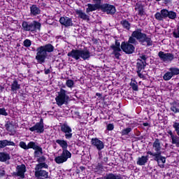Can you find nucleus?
I'll use <instances>...</instances> for the list:
<instances>
[{"mask_svg": "<svg viewBox=\"0 0 179 179\" xmlns=\"http://www.w3.org/2000/svg\"><path fill=\"white\" fill-rule=\"evenodd\" d=\"M138 41L141 45H147V47L153 45L152 36L143 33L141 29H137L132 32L127 42H122L121 48L122 51L125 54H134L135 51V46L134 45H136Z\"/></svg>", "mask_w": 179, "mask_h": 179, "instance_id": "obj_1", "label": "nucleus"}, {"mask_svg": "<svg viewBox=\"0 0 179 179\" xmlns=\"http://www.w3.org/2000/svg\"><path fill=\"white\" fill-rule=\"evenodd\" d=\"M56 143L60 146L62 149V152L59 156H57L55 158V162L57 164H62V163H65L68 162V159H71L72 157V154L68 149V141L65 140L57 139L56 140Z\"/></svg>", "mask_w": 179, "mask_h": 179, "instance_id": "obj_2", "label": "nucleus"}, {"mask_svg": "<svg viewBox=\"0 0 179 179\" xmlns=\"http://www.w3.org/2000/svg\"><path fill=\"white\" fill-rule=\"evenodd\" d=\"M54 45L51 43L46 44L41 46L36 49V59L38 64H44L47 57H48V52H54Z\"/></svg>", "mask_w": 179, "mask_h": 179, "instance_id": "obj_3", "label": "nucleus"}, {"mask_svg": "<svg viewBox=\"0 0 179 179\" xmlns=\"http://www.w3.org/2000/svg\"><path fill=\"white\" fill-rule=\"evenodd\" d=\"M67 57L73 58V59H76V61H79L80 58L84 61H86V59H89V58H90V52L87 49H73L71 52H68Z\"/></svg>", "mask_w": 179, "mask_h": 179, "instance_id": "obj_4", "label": "nucleus"}, {"mask_svg": "<svg viewBox=\"0 0 179 179\" xmlns=\"http://www.w3.org/2000/svg\"><path fill=\"white\" fill-rule=\"evenodd\" d=\"M22 27L24 31H31V33H36L37 30L41 29V24L36 20L32 22L23 21Z\"/></svg>", "mask_w": 179, "mask_h": 179, "instance_id": "obj_5", "label": "nucleus"}, {"mask_svg": "<svg viewBox=\"0 0 179 179\" xmlns=\"http://www.w3.org/2000/svg\"><path fill=\"white\" fill-rule=\"evenodd\" d=\"M43 169H48L47 164H36L35 166L34 176L38 179H45L48 178V172L43 170Z\"/></svg>", "mask_w": 179, "mask_h": 179, "instance_id": "obj_6", "label": "nucleus"}, {"mask_svg": "<svg viewBox=\"0 0 179 179\" xmlns=\"http://www.w3.org/2000/svg\"><path fill=\"white\" fill-rule=\"evenodd\" d=\"M155 17L157 20L159 21H163L166 17H169V19H176V17H177V13L173 11H169L168 10L162 9L160 12L155 13Z\"/></svg>", "mask_w": 179, "mask_h": 179, "instance_id": "obj_7", "label": "nucleus"}, {"mask_svg": "<svg viewBox=\"0 0 179 179\" xmlns=\"http://www.w3.org/2000/svg\"><path fill=\"white\" fill-rule=\"evenodd\" d=\"M57 96H56L55 100L57 106L61 107L64 104H66L69 100V96H68V91L61 88L57 92Z\"/></svg>", "mask_w": 179, "mask_h": 179, "instance_id": "obj_8", "label": "nucleus"}, {"mask_svg": "<svg viewBox=\"0 0 179 179\" xmlns=\"http://www.w3.org/2000/svg\"><path fill=\"white\" fill-rule=\"evenodd\" d=\"M152 149L155 150V153L158 155V157H159L162 163L164 164V163H166V157L162 156V146L160 145V141L159 139H155L152 144Z\"/></svg>", "mask_w": 179, "mask_h": 179, "instance_id": "obj_9", "label": "nucleus"}, {"mask_svg": "<svg viewBox=\"0 0 179 179\" xmlns=\"http://www.w3.org/2000/svg\"><path fill=\"white\" fill-rule=\"evenodd\" d=\"M179 75V69L177 67H170L169 71L163 76V79L165 81L171 80L173 76H177Z\"/></svg>", "mask_w": 179, "mask_h": 179, "instance_id": "obj_10", "label": "nucleus"}, {"mask_svg": "<svg viewBox=\"0 0 179 179\" xmlns=\"http://www.w3.org/2000/svg\"><path fill=\"white\" fill-rule=\"evenodd\" d=\"M158 57L162 62L165 64H170L173 59H174V55L172 53H166L163 51H160L158 53Z\"/></svg>", "mask_w": 179, "mask_h": 179, "instance_id": "obj_11", "label": "nucleus"}, {"mask_svg": "<svg viewBox=\"0 0 179 179\" xmlns=\"http://www.w3.org/2000/svg\"><path fill=\"white\" fill-rule=\"evenodd\" d=\"M31 132H35L36 134L44 133V122L43 119H41L38 122H36L35 125L29 128Z\"/></svg>", "mask_w": 179, "mask_h": 179, "instance_id": "obj_12", "label": "nucleus"}, {"mask_svg": "<svg viewBox=\"0 0 179 179\" xmlns=\"http://www.w3.org/2000/svg\"><path fill=\"white\" fill-rule=\"evenodd\" d=\"M121 45L120 43V42L118 41H115V44H113L110 46V48L113 50V54H114L115 58H117V59H118V58H120L121 54H120V52H121Z\"/></svg>", "mask_w": 179, "mask_h": 179, "instance_id": "obj_13", "label": "nucleus"}, {"mask_svg": "<svg viewBox=\"0 0 179 179\" xmlns=\"http://www.w3.org/2000/svg\"><path fill=\"white\" fill-rule=\"evenodd\" d=\"M101 10L103 12H106L107 15H114L115 13V6L108 4V3H105L101 6Z\"/></svg>", "mask_w": 179, "mask_h": 179, "instance_id": "obj_14", "label": "nucleus"}, {"mask_svg": "<svg viewBox=\"0 0 179 179\" xmlns=\"http://www.w3.org/2000/svg\"><path fill=\"white\" fill-rule=\"evenodd\" d=\"M91 143L97 150H103L104 149V143L97 138H92Z\"/></svg>", "mask_w": 179, "mask_h": 179, "instance_id": "obj_15", "label": "nucleus"}, {"mask_svg": "<svg viewBox=\"0 0 179 179\" xmlns=\"http://www.w3.org/2000/svg\"><path fill=\"white\" fill-rule=\"evenodd\" d=\"M59 23L64 26V27H71L73 26V22H72V18L69 17H61L59 19Z\"/></svg>", "mask_w": 179, "mask_h": 179, "instance_id": "obj_16", "label": "nucleus"}, {"mask_svg": "<svg viewBox=\"0 0 179 179\" xmlns=\"http://www.w3.org/2000/svg\"><path fill=\"white\" fill-rule=\"evenodd\" d=\"M24 173H26V165H17L16 167V176L20 178H24Z\"/></svg>", "mask_w": 179, "mask_h": 179, "instance_id": "obj_17", "label": "nucleus"}, {"mask_svg": "<svg viewBox=\"0 0 179 179\" xmlns=\"http://www.w3.org/2000/svg\"><path fill=\"white\" fill-rule=\"evenodd\" d=\"M168 136L170 138L171 141L172 145H176L177 147L179 146V138L177 135L174 134L171 130H169L167 131Z\"/></svg>", "mask_w": 179, "mask_h": 179, "instance_id": "obj_18", "label": "nucleus"}, {"mask_svg": "<svg viewBox=\"0 0 179 179\" xmlns=\"http://www.w3.org/2000/svg\"><path fill=\"white\" fill-rule=\"evenodd\" d=\"M9 160H10V154L7 152H0V162L1 163H7L9 164Z\"/></svg>", "mask_w": 179, "mask_h": 179, "instance_id": "obj_19", "label": "nucleus"}, {"mask_svg": "<svg viewBox=\"0 0 179 179\" xmlns=\"http://www.w3.org/2000/svg\"><path fill=\"white\" fill-rule=\"evenodd\" d=\"M147 155H150V156H152L154 157V160L157 162V164L160 169H164V164H160V157H159V155L156 152H152V151L147 152Z\"/></svg>", "mask_w": 179, "mask_h": 179, "instance_id": "obj_20", "label": "nucleus"}, {"mask_svg": "<svg viewBox=\"0 0 179 179\" xmlns=\"http://www.w3.org/2000/svg\"><path fill=\"white\" fill-rule=\"evenodd\" d=\"M41 13V10L37 6L32 5L30 7V15L31 16H37V15H40Z\"/></svg>", "mask_w": 179, "mask_h": 179, "instance_id": "obj_21", "label": "nucleus"}, {"mask_svg": "<svg viewBox=\"0 0 179 179\" xmlns=\"http://www.w3.org/2000/svg\"><path fill=\"white\" fill-rule=\"evenodd\" d=\"M149 160V155L142 156L141 157H138L137 160V164L138 166H145L148 163Z\"/></svg>", "mask_w": 179, "mask_h": 179, "instance_id": "obj_22", "label": "nucleus"}, {"mask_svg": "<svg viewBox=\"0 0 179 179\" xmlns=\"http://www.w3.org/2000/svg\"><path fill=\"white\" fill-rule=\"evenodd\" d=\"M76 13L80 19H82L83 20H89V15L85 14L82 10H76Z\"/></svg>", "mask_w": 179, "mask_h": 179, "instance_id": "obj_23", "label": "nucleus"}, {"mask_svg": "<svg viewBox=\"0 0 179 179\" xmlns=\"http://www.w3.org/2000/svg\"><path fill=\"white\" fill-rule=\"evenodd\" d=\"M97 9H100V7L98 6L97 5L88 3L87 8L86 9V12L87 13H89L90 12H94V10H97Z\"/></svg>", "mask_w": 179, "mask_h": 179, "instance_id": "obj_24", "label": "nucleus"}, {"mask_svg": "<svg viewBox=\"0 0 179 179\" xmlns=\"http://www.w3.org/2000/svg\"><path fill=\"white\" fill-rule=\"evenodd\" d=\"M20 89V85L19 83H17V80H15L11 83V91L13 92V93H17V90Z\"/></svg>", "mask_w": 179, "mask_h": 179, "instance_id": "obj_25", "label": "nucleus"}, {"mask_svg": "<svg viewBox=\"0 0 179 179\" xmlns=\"http://www.w3.org/2000/svg\"><path fill=\"white\" fill-rule=\"evenodd\" d=\"M145 66H146V62H143L142 59H138L137 61V71H142V69H145Z\"/></svg>", "mask_w": 179, "mask_h": 179, "instance_id": "obj_26", "label": "nucleus"}, {"mask_svg": "<svg viewBox=\"0 0 179 179\" xmlns=\"http://www.w3.org/2000/svg\"><path fill=\"white\" fill-rule=\"evenodd\" d=\"M171 110L176 114L179 113V101H174L171 107Z\"/></svg>", "mask_w": 179, "mask_h": 179, "instance_id": "obj_27", "label": "nucleus"}, {"mask_svg": "<svg viewBox=\"0 0 179 179\" xmlns=\"http://www.w3.org/2000/svg\"><path fill=\"white\" fill-rule=\"evenodd\" d=\"M61 131H62V132L65 134L66 132L71 131H72V128H71V127H69V125H68L66 124H64L61 127Z\"/></svg>", "mask_w": 179, "mask_h": 179, "instance_id": "obj_28", "label": "nucleus"}, {"mask_svg": "<svg viewBox=\"0 0 179 179\" xmlns=\"http://www.w3.org/2000/svg\"><path fill=\"white\" fill-rule=\"evenodd\" d=\"M120 24L123 29H126V30H129V29H131V24L129 22L127 21V20H122Z\"/></svg>", "mask_w": 179, "mask_h": 179, "instance_id": "obj_29", "label": "nucleus"}, {"mask_svg": "<svg viewBox=\"0 0 179 179\" xmlns=\"http://www.w3.org/2000/svg\"><path fill=\"white\" fill-rule=\"evenodd\" d=\"M39 148H36L34 150V155L35 157H40L41 155H43V148L38 146Z\"/></svg>", "mask_w": 179, "mask_h": 179, "instance_id": "obj_30", "label": "nucleus"}, {"mask_svg": "<svg viewBox=\"0 0 179 179\" xmlns=\"http://www.w3.org/2000/svg\"><path fill=\"white\" fill-rule=\"evenodd\" d=\"M130 86L134 92H138V83L135 80L131 79Z\"/></svg>", "mask_w": 179, "mask_h": 179, "instance_id": "obj_31", "label": "nucleus"}, {"mask_svg": "<svg viewBox=\"0 0 179 179\" xmlns=\"http://www.w3.org/2000/svg\"><path fill=\"white\" fill-rule=\"evenodd\" d=\"M66 86L69 89H73V87H75V81L73 80H67L66 81Z\"/></svg>", "mask_w": 179, "mask_h": 179, "instance_id": "obj_32", "label": "nucleus"}, {"mask_svg": "<svg viewBox=\"0 0 179 179\" xmlns=\"http://www.w3.org/2000/svg\"><path fill=\"white\" fill-rule=\"evenodd\" d=\"M38 148V145H37V144H36L34 141H30L28 143V149H33L34 150H35L36 149Z\"/></svg>", "mask_w": 179, "mask_h": 179, "instance_id": "obj_33", "label": "nucleus"}, {"mask_svg": "<svg viewBox=\"0 0 179 179\" xmlns=\"http://www.w3.org/2000/svg\"><path fill=\"white\" fill-rule=\"evenodd\" d=\"M45 160H46V158L44 156L38 157L37 162L38 163H39L38 164H47L45 163Z\"/></svg>", "mask_w": 179, "mask_h": 179, "instance_id": "obj_34", "label": "nucleus"}, {"mask_svg": "<svg viewBox=\"0 0 179 179\" xmlns=\"http://www.w3.org/2000/svg\"><path fill=\"white\" fill-rule=\"evenodd\" d=\"M3 144L4 148H6V146H15V142L8 140H3Z\"/></svg>", "mask_w": 179, "mask_h": 179, "instance_id": "obj_35", "label": "nucleus"}, {"mask_svg": "<svg viewBox=\"0 0 179 179\" xmlns=\"http://www.w3.org/2000/svg\"><path fill=\"white\" fill-rule=\"evenodd\" d=\"M6 131H8L9 132H12V130L13 129V125L10 122H7L5 125Z\"/></svg>", "mask_w": 179, "mask_h": 179, "instance_id": "obj_36", "label": "nucleus"}, {"mask_svg": "<svg viewBox=\"0 0 179 179\" xmlns=\"http://www.w3.org/2000/svg\"><path fill=\"white\" fill-rule=\"evenodd\" d=\"M19 146L24 149V150H27L29 149V144L27 145L25 142L21 141L20 142Z\"/></svg>", "mask_w": 179, "mask_h": 179, "instance_id": "obj_37", "label": "nucleus"}, {"mask_svg": "<svg viewBox=\"0 0 179 179\" xmlns=\"http://www.w3.org/2000/svg\"><path fill=\"white\" fill-rule=\"evenodd\" d=\"M131 131H132V128H131V127H127V128H126V129H124L122 131L121 134H122V136H124V135H128V134H129V132H131Z\"/></svg>", "mask_w": 179, "mask_h": 179, "instance_id": "obj_38", "label": "nucleus"}, {"mask_svg": "<svg viewBox=\"0 0 179 179\" xmlns=\"http://www.w3.org/2000/svg\"><path fill=\"white\" fill-rule=\"evenodd\" d=\"M24 46L26 47L27 48H29L31 45V41L29 39H25L23 41Z\"/></svg>", "mask_w": 179, "mask_h": 179, "instance_id": "obj_39", "label": "nucleus"}, {"mask_svg": "<svg viewBox=\"0 0 179 179\" xmlns=\"http://www.w3.org/2000/svg\"><path fill=\"white\" fill-rule=\"evenodd\" d=\"M173 36L175 38H179V26L177 27V29H174Z\"/></svg>", "mask_w": 179, "mask_h": 179, "instance_id": "obj_40", "label": "nucleus"}, {"mask_svg": "<svg viewBox=\"0 0 179 179\" xmlns=\"http://www.w3.org/2000/svg\"><path fill=\"white\" fill-rule=\"evenodd\" d=\"M64 136L66 139L72 138V136H73L72 130L71 131H66V133H64Z\"/></svg>", "mask_w": 179, "mask_h": 179, "instance_id": "obj_41", "label": "nucleus"}, {"mask_svg": "<svg viewBox=\"0 0 179 179\" xmlns=\"http://www.w3.org/2000/svg\"><path fill=\"white\" fill-rule=\"evenodd\" d=\"M0 115H4V117L8 115V112H6V109H5V108H0Z\"/></svg>", "mask_w": 179, "mask_h": 179, "instance_id": "obj_42", "label": "nucleus"}, {"mask_svg": "<svg viewBox=\"0 0 179 179\" xmlns=\"http://www.w3.org/2000/svg\"><path fill=\"white\" fill-rule=\"evenodd\" d=\"M106 129L108 131H113V129H114V124L111 123L107 124Z\"/></svg>", "mask_w": 179, "mask_h": 179, "instance_id": "obj_43", "label": "nucleus"}, {"mask_svg": "<svg viewBox=\"0 0 179 179\" xmlns=\"http://www.w3.org/2000/svg\"><path fill=\"white\" fill-rule=\"evenodd\" d=\"M99 170H103V164L100 163L97 164L95 172L97 173V171H99Z\"/></svg>", "mask_w": 179, "mask_h": 179, "instance_id": "obj_44", "label": "nucleus"}, {"mask_svg": "<svg viewBox=\"0 0 179 179\" xmlns=\"http://www.w3.org/2000/svg\"><path fill=\"white\" fill-rule=\"evenodd\" d=\"M95 5H97L100 8L101 5V0H92Z\"/></svg>", "mask_w": 179, "mask_h": 179, "instance_id": "obj_45", "label": "nucleus"}, {"mask_svg": "<svg viewBox=\"0 0 179 179\" xmlns=\"http://www.w3.org/2000/svg\"><path fill=\"white\" fill-rule=\"evenodd\" d=\"M141 71H137V73H138V78H141V79H143V78H145V76H143V74H142L141 73Z\"/></svg>", "mask_w": 179, "mask_h": 179, "instance_id": "obj_46", "label": "nucleus"}, {"mask_svg": "<svg viewBox=\"0 0 179 179\" xmlns=\"http://www.w3.org/2000/svg\"><path fill=\"white\" fill-rule=\"evenodd\" d=\"M138 15L141 16H143V15H145V11H143V9L141 8L138 10Z\"/></svg>", "mask_w": 179, "mask_h": 179, "instance_id": "obj_47", "label": "nucleus"}, {"mask_svg": "<svg viewBox=\"0 0 179 179\" xmlns=\"http://www.w3.org/2000/svg\"><path fill=\"white\" fill-rule=\"evenodd\" d=\"M141 58L143 62H146V55H142L140 57Z\"/></svg>", "mask_w": 179, "mask_h": 179, "instance_id": "obj_48", "label": "nucleus"}, {"mask_svg": "<svg viewBox=\"0 0 179 179\" xmlns=\"http://www.w3.org/2000/svg\"><path fill=\"white\" fill-rule=\"evenodd\" d=\"M4 144H3V140L0 141V149H3Z\"/></svg>", "mask_w": 179, "mask_h": 179, "instance_id": "obj_49", "label": "nucleus"}, {"mask_svg": "<svg viewBox=\"0 0 179 179\" xmlns=\"http://www.w3.org/2000/svg\"><path fill=\"white\" fill-rule=\"evenodd\" d=\"M45 75H48V73H51V70L50 69H44Z\"/></svg>", "mask_w": 179, "mask_h": 179, "instance_id": "obj_50", "label": "nucleus"}, {"mask_svg": "<svg viewBox=\"0 0 179 179\" xmlns=\"http://www.w3.org/2000/svg\"><path fill=\"white\" fill-rule=\"evenodd\" d=\"M3 176H5V171L0 172V177H3Z\"/></svg>", "mask_w": 179, "mask_h": 179, "instance_id": "obj_51", "label": "nucleus"}, {"mask_svg": "<svg viewBox=\"0 0 179 179\" xmlns=\"http://www.w3.org/2000/svg\"><path fill=\"white\" fill-rule=\"evenodd\" d=\"M143 127H149V123L148 122L143 123Z\"/></svg>", "mask_w": 179, "mask_h": 179, "instance_id": "obj_52", "label": "nucleus"}, {"mask_svg": "<svg viewBox=\"0 0 179 179\" xmlns=\"http://www.w3.org/2000/svg\"><path fill=\"white\" fill-rule=\"evenodd\" d=\"M96 96H98L99 97H100V96H101V94L97 92V93L96 94Z\"/></svg>", "mask_w": 179, "mask_h": 179, "instance_id": "obj_53", "label": "nucleus"}, {"mask_svg": "<svg viewBox=\"0 0 179 179\" xmlns=\"http://www.w3.org/2000/svg\"><path fill=\"white\" fill-rule=\"evenodd\" d=\"M103 160H104V162H107V160H108V158L104 157V158H103Z\"/></svg>", "mask_w": 179, "mask_h": 179, "instance_id": "obj_54", "label": "nucleus"}, {"mask_svg": "<svg viewBox=\"0 0 179 179\" xmlns=\"http://www.w3.org/2000/svg\"><path fill=\"white\" fill-rule=\"evenodd\" d=\"M99 157H101V156L100 155V152H99Z\"/></svg>", "mask_w": 179, "mask_h": 179, "instance_id": "obj_55", "label": "nucleus"}, {"mask_svg": "<svg viewBox=\"0 0 179 179\" xmlns=\"http://www.w3.org/2000/svg\"><path fill=\"white\" fill-rule=\"evenodd\" d=\"M63 87H65V86H63Z\"/></svg>", "mask_w": 179, "mask_h": 179, "instance_id": "obj_56", "label": "nucleus"}]
</instances>
